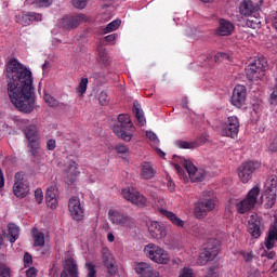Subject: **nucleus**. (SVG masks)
Wrapping results in <instances>:
<instances>
[{
    "label": "nucleus",
    "instance_id": "obj_13",
    "mask_svg": "<svg viewBox=\"0 0 277 277\" xmlns=\"http://www.w3.org/2000/svg\"><path fill=\"white\" fill-rule=\"evenodd\" d=\"M68 211L76 222L83 220V207H81V199L79 197H71L69 199Z\"/></svg>",
    "mask_w": 277,
    "mask_h": 277
},
{
    "label": "nucleus",
    "instance_id": "obj_2",
    "mask_svg": "<svg viewBox=\"0 0 277 277\" xmlns=\"http://www.w3.org/2000/svg\"><path fill=\"white\" fill-rule=\"evenodd\" d=\"M245 64V72L249 81H259L265 77V71L268 68L266 58L252 56Z\"/></svg>",
    "mask_w": 277,
    "mask_h": 277
},
{
    "label": "nucleus",
    "instance_id": "obj_58",
    "mask_svg": "<svg viewBox=\"0 0 277 277\" xmlns=\"http://www.w3.org/2000/svg\"><path fill=\"white\" fill-rule=\"evenodd\" d=\"M35 3H39L40 8H49L51 0H35Z\"/></svg>",
    "mask_w": 277,
    "mask_h": 277
},
{
    "label": "nucleus",
    "instance_id": "obj_60",
    "mask_svg": "<svg viewBox=\"0 0 277 277\" xmlns=\"http://www.w3.org/2000/svg\"><path fill=\"white\" fill-rule=\"evenodd\" d=\"M206 277H219L217 272H215V267L211 266L208 269Z\"/></svg>",
    "mask_w": 277,
    "mask_h": 277
},
{
    "label": "nucleus",
    "instance_id": "obj_24",
    "mask_svg": "<svg viewBox=\"0 0 277 277\" xmlns=\"http://www.w3.org/2000/svg\"><path fill=\"white\" fill-rule=\"evenodd\" d=\"M24 133L28 144L40 143V134L38 133V127H36V124L27 126L24 130Z\"/></svg>",
    "mask_w": 277,
    "mask_h": 277
},
{
    "label": "nucleus",
    "instance_id": "obj_59",
    "mask_svg": "<svg viewBox=\"0 0 277 277\" xmlns=\"http://www.w3.org/2000/svg\"><path fill=\"white\" fill-rule=\"evenodd\" d=\"M272 104H277V82L276 87L273 89V93L271 94Z\"/></svg>",
    "mask_w": 277,
    "mask_h": 277
},
{
    "label": "nucleus",
    "instance_id": "obj_32",
    "mask_svg": "<svg viewBox=\"0 0 277 277\" xmlns=\"http://www.w3.org/2000/svg\"><path fill=\"white\" fill-rule=\"evenodd\" d=\"M9 228V241L10 243H15L16 239H18L19 235H21V228L14 224V223H10L8 225Z\"/></svg>",
    "mask_w": 277,
    "mask_h": 277
},
{
    "label": "nucleus",
    "instance_id": "obj_34",
    "mask_svg": "<svg viewBox=\"0 0 277 277\" xmlns=\"http://www.w3.org/2000/svg\"><path fill=\"white\" fill-rule=\"evenodd\" d=\"M28 148H30L31 156L34 159H37V161L40 160V157H42V150L40 149V143H32L28 144Z\"/></svg>",
    "mask_w": 277,
    "mask_h": 277
},
{
    "label": "nucleus",
    "instance_id": "obj_23",
    "mask_svg": "<svg viewBox=\"0 0 277 277\" xmlns=\"http://www.w3.org/2000/svg\"><path fill=\"white\" fill-rule=\"evenodd\" d=\"M230 103L234 105V107H237L238 109H241L243 107V85L238 84L234 88Z\"/></svg>",
    "mask_w": 277,
    "mask_h": 277
},
{
    "label": "nucleus",
    "instance_id": "obj_55",
    "mask_svg": "<svg viewBox=\"0 0 277 277\" xmlns=\"http://www.w3.org/2000/svg\"><path fill=\"white\" fill-rule=\"evenodd\" d=\"M57 143L55 141V138H50L47 141V150H53L54 148H56Z\"/></svg>",
    "mask_w": 277,
    "mask_h": 277
},
{
    "label": "nucleus",
    "instance_id": "obj_17",
    "mask_svg": "<svg viewBox=\"0 0 277 277\" xmlns=\"http://www.w3.org/2000/svg\"><path fill=\"white\" fill-rule=\"evenodd\" d=\"M261 226L262 223L260 217L258 214L252 213L248 220V232L250 233L251 237L254 239H259V237H261Z\"/></svg>",
    "mask_w": 277,
    "mask_h": 277
},
{
    "label": "nucleus",
    "instance_id": "obj_5",
    "mask_svg": "<svg viewBox=\"0 0 277 277\" xmlns=\"http://www.w3.org/2000/svg\"><path fill=\"white\" fill-rule=\"evenodd\" d=\"M217 207V200L213 197H203L195 202L194 215L197 220H205L211 211Z\"/></svg>",
    "mask_w": 277,
    "mask_h": 277
},
{
    "label": "nucleus",
    "instance_id": "obj_8",
    "mask_svg": "<svg viewBox=\"0 0 277 277\" xmlns=\"http://www.w3.org/2000/svg\"><path fill=\"white\" fill-rule=\"evenodd\" d=\"M220 254V245L213 239L209 240L208 246L199 254L197 263L199 265H207L209 261H213Z\"/></svg>",
    "mask_w": 277,
    "mask_h": 277
},
{
    "label": "nucleus",
    "instance_id": "obj_11",
    "mask_svg": "<svg viewBox=\"0 0 277 277\" xmlns=\"http://www.w3.org/2000/svg\"><path fill=\"white\" fill-rule=\"evenodd\" d=\"M13 193L16 198H25L29 194V182L23 179V173L15 174Z\"/></svg>",
    "mask_w": 277,
    "mask_h": 277
},
{
    "label": "nucleus",
    "instance_id": "obj_62",
    "mask_svg": "<svg viewBox=\"0 0 277 277\" xmlns=\"http://www.w3.org/2000/svg\"><path fill=\"white\" fill-rule=\"evenodd\" d=\"M268 149L272 153H276L277 151V138H274L273 143H271V145L268 146Z\"/></svg>",
    "mask_w": 277,
    "mask_h": 277
},
{
    "label": "nucleus",
    "instance_id": "obj_18",
    "mask_svg": "<svg viewBox=\"0 0 277 277\" xmlns=\"http://www.w3.org/2000/svg\"><path fill=\"white\" fill-rule=\"evenodd\" d=\"M260 194V187L254 186L243 199V210H252L258 201V196Z\"/></svg>",
    "mask_w": 277,
    "mask_h": 277
},
{
    "label": "nucleus",
    "instance_id": "obj_46",
    "mask_svg": "<svg viewBox=\"0 0 277 277\" xmlns=\"http://www.w3.org/2000/svg\"><path fill=\"white\" fill-rule=\"evenodd\" d=\"M35 198L38 205H42V200H44V194L41 188H37L35 190Z\"/></svg>",
    "mask_w": 277,
    "mask_h": 277
},
{
    "label": "nucleus",
    "instance_id": "obj_14",
    "mask_svg": "<svg viewBox=\"0 0 277 277\" xmlns=\"http://www.w3.org/2000/svg\"><path fill=\"white\" fill-rule=\"evenodd\" d=\"M85 21H87L85 14L79 13V14H75V15L65 16L62 19L61 25H62L63 29H76V27L80 23H85Z\"/></svg>",
    "mask_w": 277,
    "mask_h": 277
},
{
    "label": "nucleus",
    "instance_id": "obj_63",
    "mask_svg": "<svg viewBox=\"0 0 277 277\" xmlns=\"http://www.w3.org/2000/svg\"><path fill=\"white\" fill-rule=\"evenodd\" d=\"M167 179H168V184H167L168 189H170V192H174L176 185L173 183V181L170 177H167Z\"/></svg>",
    "mask_w": 277,
    "mask_h": 277
},
{
    "label": "nucleus",
    "instance_id": "obj_25",
    "mask_svg": "<svg viewBox=\"0 0 277 277\" xmlns=\"http://www.w3.org/2000/svg\"><path fill=\"white\" fill-rule=\"evenodd\" d=\"M275 242H277V220L269 227L268 235L265 239V247L269 251L274 248Z\"/></svg>",
    "mask_w": 277,
    "mask_h": 277
},
{
    "label": "nucleus",
    "instance_id": "obj_42",
    "mask_svg": "<svg viewBox=\"0 0 277 277\" xmlns=\"http://www.w3.org/2000/svg\"><path fill=\"white\" fill-rule=\"evenodd\" d=\"M85 268L88 271L87 277H96V266L94 264L87 262Z\"/></svg>",
    "mask_w": 277,
    "mask_h": 277
},
{
    "label": "nucleus",
    "instance_id": "obj_33",
    "mask_svg": "<svg viewBox=\"0 0 277 277\" xmlns=\"http://www.w3.org/2000/svg\"><path fill=\"white\" fill-rule=\"evenodd\" d=\"M247 19H246V26L252 29L259 28L261 25V21H260V14L258 13V15L252 14V15H247Z\"/></svg>",
    "mask_w": 277,
    "mask_h": 277
},
{
    "label": "nucleus",
    "instance_id": "obj_51",
    "mask_svg": "<svg viewBox=\"0 0 277 277\" xmlns=\"http://www.w3.org/2000/svg\"><path fill=\"white\" fill-rule=\"evenodd\" d=\"M247 277H261V274L256 267H251L247 271Z\"/></svg>",
    "mask_w": 277,
    "mask_h": 277
},
{
    "label": "nucleus",
    "instance_id": "obj_4",
    "mask_svg": "<svg viewBox=\"0 0 277 277\" xmlns=\"http://www.w3.org/2000/svg\"><path fill=\"white\" fill-rule=\"evenodd\" d=\"M144 253L147 259H150L154 263H158V265H168V263H170V254H168V251L155 243L145 246Z\"/></svg>",
    "mask_w": 277,
    "mask_h": 277
},
{
    "label": "nucleus",
    "instance_id": "obj_37",
    "mask_svg": "<svg viewBox=\"0 0 277 277\" xmlns=\"http://www.w3.org/2000/svg\"><path fill=\"white\" fill-rule=\"evenodd\" d=\"M87 91H88V78H81L76 89V92L80 96H83V94H85Z\"/></svg>",
    "mask_w": 277,
    "mask_h": 277
},
{
    "label": "nucleus",
    "instance_id": "obj_12",
    "mask_svg": "<svg viewBox=\"0 0 277 277\" xmlns=\"http://www.w3.org/2000/svg\"><path fill=\"white\" fill-rule=\"evenodd\" d=\"M183 168H185L186 172L188 173L189 177L194 182H200L207 176V171L205 169H198L190 160H184L182 163Z\"/></svg>",
    "mask_w": 277,
    "mask_h": 277
},
{
    "label": "nucleus",
    "instance_id": "obj_47",
    "mask_svg": "<svg viewBox=\"0 0 277 277\" xmlns=\"http://www.w3.org/2000/svg\"><path fill=\"white\" fill-rule=\"evenodd\" d=\"M229 203L235 205L238 213L243 215V200H240L239 202H236L234 199H230Z\"/></svg>",
    "mask_w": 277,
    "mask_h": 277
},
{
    "label": "nucleus",
    "instance_id": "obj_26",
    "mask_svg": "<svg viewBox=\"0 0 277 277\" xmlns=\"http://www.w3.org/2000/svg\"><path fill=\"white\" fill-rule=\"evenodd\" d=\"M235 29V26L229 21L224 18L219 21V28L216 29L217 36H230Z\"/></svg>",
    "mask_w": 277,
    "mask_h": 277
},
{
    "label": "nucleus",
    "instance_id": "obj_36",
    "mask_svg": "<svg viewBox=\"0 0 277 277\" xmlns=\"http://www.w3.org/2000/svg\"><path fill=\"white\" fill-rule=\"evenodd\" d=\"M176 146L177 148L194 150V148H198L199 144L198 142L177 141Z\"/></svg>",
    "mask_w": 277,
    "mask_h": 277
},
{
    "label": "nucleus",
    "instance_id": "obj_39",
    "mask_svg": "<svg viewBox=\"0 0 277 277\" xmlns=\"http://www.w3.org/2000/svg\"><path fill=\"white\" fill-rule=\"evenodd\" d=\"M43 98L49 107H60V102L55 100V97H53L51 94L45 93Z\"/></svg>",
    "mask_w": 277,
    "mask_h": 277
},
{
    "label": "nucleus",
    "instance_id": "obj_53",
    "mask_svg": "<svg viewBox=\"0 0 277 277\" xmlns=\"http://www.w3.org/2000/svg\"><path fill=\"white\" fill-rule=\"evenodd\" d=\"M267 187L273 190L274 188L277 187V177L276 176H271L268 180H267Z\"/></svg>",
    "mask_w": 277,
    "mask_h": 277
},
{
    "label": "nucleus",
    "instance_id": "obj_54",
    "mask_svg": "<svg viewBox=\"0 0 277 277\" xmlns=\"http://www.w3.org/2000/svg\"><path fill=\"white\" fill-rule=\"evenodd\" d=\"M275 202H276V197H275V196H268V197L266 198L265 208H266V209L273 208V206L275 205Z\"/></svg>",
    "mask_w": 277,
    "mask_h": 277
},
{
    "label": "nucleus",
    "instance_id": "obj_31",
    "mask_svg": "<svg viewBox=\"0 0 277 277\" xmlns=\"http://www.w3.org/2000/svg\"><path fill=\"white\" fill-rule=\"evenodd\" d=\"M31 235L34 239V246L36 248L44 247V233L38 230V228H34Z\"/></svg>",
    "mask_w": 277,
    "mask_h": 277
},
{
    "label": "nucleus",
    "instance_id": "obj_6",
    "mask_svg": "<svg viewBox=\"0 0 277 277\" xmlns=\"http://www.w3.org/2000/svg\"><path fill=\"white\" fill-rule=\"evenodd\" d=\"M102 262L107 269V277H120L118 273V266H116V258L108 248H102Z\"/></svg>",
    "mask_w": 277,
    "mask_h": 277
},
{
    "label": "nucleus",
    "instance_id": "obj_10",
    "mask_svg": "<svg viewBox=\"0 0 277 277\" xmlns=\"http://www.w3.org/2000/svg\"><path fill=\"white\" fill-rule=\"evenodd\" d=\"M121 194L123 198L132 202V205H136V207H146V197L140 194L135 188H123Z\"/></svg>",
    "mask_w": 277,
    "mask_h": 277
},
{
    "label": "nucleus",
    "instance_id": "obj_22",
    "mask_svg": "<svg viewBox=\"0 0 277 277\" xmlns=\"http://www.w3.org/2000/svg\"><path fill=\"white\" fill-rule=\"evenodd\" d=\"M66 174H67L68 185H72V183H75V181H77V176H79V174H81V172H79V164H77V162H75V160H69L67 162Z\"/></svg>",
    "mask_w": 277,
    "mask_h": 277
},
{
    "label": "nucleus",
    "instance_id": "obj_1",
    "mask_svg": "<svg viewBox=\"0 0 277 277\" xmlns=\"http://www.w3.org/2000/svg\"><path fill=\"white\" fill-rule=\"evenodd\" d=\"M5 68L6 90L12 105L23 114H31L36 107V92L31 70L16 58H10Z\"/></svg>",
    "mask_w": 277,
    "mask_h": 277
},
{
    "label": "nucleus",
    "instance_id": "obj_3",
    "mask_svg": "<svg viewBox=\"0 0 277 277\" xmlns=\"http://www.w3.org/2000/svg\"><path fill=\"white\" fill-rule=\"evenodd\" d=\"M113 131L123 142H131L133 138V134L131 133L133 131V122H131L129 115H119L117 122L113 127Z\"/></svg>",
    "mask_w": 277,
    "mask_h": 277
},
{
    "label": "nucleus",
    "instance_id": "obj_9",
    "mask_svg": "<svg viewBox=\"0 0 277 277\" xmlns=\"http://www.w3.org/2000/svg\"><path fill=\"white\" fill-rule=\"evenodd\" d=\"M239 133V119L237 117H228L221 128V135L223 137H237Z\"/></svg>",
    "mask_w": 277,
    "mask_h": 277
},
{
    "label": "nucleus",
    "instance_id": "obj_30",
    "mask_svg": "<svg viewBox=\"0 0 277 277\" xmlns=\"http://www.w3.org/2000/svg\"><path fill=\"white\" fill-rule=\"evenodd\" d=\"M260 8L250 0L243 1V15H259Z\"/></svg>",
    "mask_w": 277,
    "mask_h": 277
},
{
    "label": "nucleus",
    "instance_id": "obj_50",
    "mask_svg": "<svg viewBox=\"0 0 277 277\" xmlns=\"http://www.w3.org/2000/svg\"><path fill=\"white\" fill-rule=\"evenodd\" d=\"M194 276V271L192 268L184 267L182 271H180L179 277H192Z\"/></svg>",
    "mask_w": 277,
    "mask_h": 277
},
{
    "label": "nucleus",
    "instance_id": "obj_45",
    "mask_svg": "<svg viewBox=\"0 0 277 277\" xmlns=\"http://www.w3.org/2000/svg\"><path fill=\"white\" fill-rule=\"evenodd\" d=\"M115 150L118 155H127V153H129V147L124 144H117Z\"/></svg>",
    "mask_w": 277,
    "mask_h": 277
},
{
    "label": "nucleus",
    "instance_id": "obj_35",
    "mask_svg": "<svg viewBox=\"0 0 277 277\" xmlns=\"http://www.w3.org/2000/svg\"><path fill=\"white\" fill-rule=\"evenodd\" d=\"M67 272L70 277H79V268L77 266V262L75 260L67 261Z\"/></svg>",
    "mask_w": 277,
    "mask_h": 277
},
{
    "label": "nucleus",
    "instance_id": "obj_38",
    "mask_svg": "<svg viewBox=\"0 0 277 277\" xmlns=\"http://www.w3.org/2000/svg\"><path fill=\"white\" fill-rule=\"evenodd\" d=\"M122 22L120 19H115L113 22H110L106 28L104 29L105 34H111V31H116V29H118V27H120V24Z\"/></svg>",
    "mask_w": 277,
    "mask_h": 277
},
{
    "label": "nucleus",
    "instance_id": "obj_56",
    "mask_svg": "<svg viewBox=\"0 0 277 277\" xmlns=\"http://www.w3.org/2000/svg\"><path fill=\"white\" fill-rule=\"evenodd\" d=\"M220 60H228V54L224 52H219L214 56V62H220Z\"/></svg>",
    "mask_w": 277,
    "mask_h": 277
},
{
    "label": "nucleus",
    "instance_id": "obj_19",
    "mask_svg": "<svg viewBox=\"0 0 277 277\" xmlns=\"http://www.w3.org/2000/svg\"><path fill=\"white\" fill-rule=\"evenodd\" d=\"M158 212L160 215H163V217H167L173 226H176L177 228H183L185 226V221H183L179 215H176L172 211H168L167 209L163 208H158Z\"/></svg>",
    "mask_w": 277,
    "mask_h": 277
},
{
    "label": "nucleus",
    "instance_id": "obj_48",
    "mask_svg": "<svg viewBox=\"0 0 277 277\" xmlns=\"http://www.w3.org/2000/svg\"><path fill=\"white\" fill-rule=\"evenodd\" d=\"M197 34H198V30L192 26H188L185 29V36H187L188 38H196Z\"/></svg>",
    "mask_w": 277,
    "mask_h": 277
},
{
    "label": "nucleus",
    "instance_id": "obj_41",
    "mask_svg": "<svg viewBox=\"0 0 277 277\" xmlns=\"http://www.w3.org/2000/svg\"><path fill=\"white\" fill-rule=\"evenodd\" d=\"M109 60V56L107 55V50L101 48L98 50V62H101L102 64H107Z\"/></svg>",
    "mask_w": 277,
    "mask_h": 277
},
{
    "label": "nucleus",
    "instance_id": "obj_7",
    "mask_svg": "<svg viewBox=\"0 0 277 277\" xmlns=\"http://www.w3.org/2000/svg\"><path fill=\"white\" fill-rule=\"evenodd\" d=\"M108 217L109 221L116 226H123V228H133V226H135V221L133 217L118 210H109Z\"/></svg>",
    "mask_w": 277,
    "mask_h": 277
},
{
    "label": "nucleus",
    "instance_id": "obj_64",
    "mask_svg": "<svg viewBox=\"0 0 277 277\" xmlns=\"http://www.w3.org/2000/svg\"><path fill=\"white\" fill-rule=\"evenodd\" d=\"M253 259H254V255H253L252 252H249V253L245 254V261H246L247 263L252 262Z\"/></svg>",
    "mask_w": 277,
    "mask_h": 277
},
{
    "label": "nucleus",
    "instance_id": "obj_57",
    "mask_svg": "<svg viewBox=\"0 0 277 277\" xmlns=\"http://www.w3.org/2000/svg\"><path fill=\"white\" fill-rule=\"evenodd\" d=\"M38 276V269L36 267H30L26 271V277H36Z\"/></svg>",
    "mask_w": 277,
    "mask_h": 277
},
{
    "label": "nucleus",
    "instance_id": "obj_49",
    "mask_svg": "<svg viewBox=\"0 0 277 277\" xmlns=\"http://www.w3.org/2000/svg\"><path fill=\"white\" fill-rule=\"evenodd\" d=\"M24 266L25 267H29V265H31V263H34V258L31 256V254H29V252H26L24 254Z\"/></svg>",
    "mask_w": 277,
    "mask_h": 277
},
{
    "label": "nucleus",
    "instance_id": "obj_29",
    "mask_svg": "<svg viewBox=\"0 0 277 277\" xmlns=\"http://www.w3.org/2000/svg\"><path fill=\"white\" fill-rule=\"evenodd\" d=\"M133 114L141 127H144V124H146V118L144 117V110H142L140 102L137 101H134L133 103Z\"/></svg>",
    "mask_w": 277,
    "mask_h": 277
},
{
    "label": "nucleus",
    "instance_id": "obj_27",
    "mask_svg": "<svg viewBox=\"0 0 277 277\" xmlns=\"http://www.w3.org/2000/svg\"><path fill=\"white\" fill-rule=\"evenodd\" d=\"M261 163L259 161H248L243 166L245 183L252 179V174L260 169Z\"/></svg>",
    "mask_w": 277,
    "mask_h": 277
},
{
    "label": "nucleus",
    "instance_id": "obj_40",
    "mask_svg": "<svg viewBox=\"0 0 277 277\" xmlns=\"http://www.w3.org/2000/svg\"><path fill=\"white\" fill-rule=\"evenodd\" d=\"M146 137L149 138V142H151V146H159V137H157V134L153 131L146 132Z\"/></svg>",
    "mask_w": 277,
    "mask_h": 277
},
{
    "label": "nucleus",
    "instance_id": "obj_28",
    "mask_svg": "<svg viewBox=\"0 0 277 277\" xmlns=\"http://www.w3.org/2000/svg\"><path fill=\"white\" fill-rule=\"evenodd\" d=\"M157 174V171H155V168H153L149 162H144L141 167V176L142 179H145L146 181L153 179Z\"/></svg>",
    "mask_w": 277,
    "mask_h": 277
},
{
    "label": "nucleus",
    "instance_id": "obj_43",
    "mask_svg": "<svg viewBox=\"0 0 277 277\" xmlns=\"http://www.w3.org/2000/svg\"><path fill=\"white\" fill-rule=\"evenodd\" d=\"M98 103L103 106L109 104V94H107V91H102L98 95Z\"/></svg>",
    "mask_w": 277,
    "mask_h": 277
},
{
    "label": "nucleus",
    "instance_id": "obj_52",
    "mask_svg": "<svg viewBox=\"0 0 277 277\" xmlns=\"http://www.w3.org/2000/svg\"><path fill=\"white\" fill-rule=\"evenodd\" d=\"M0 277H12L10 268L4 265H0Z\"/></svg>",
    "mask_w": 277,
    "mask_h": 277
},
{
    "label": "nucleus",
    "instance_id": "obj_20",
    "mask_svg": "<svg viewBox=\"0 0 277 277\" xmlns=\"http://www.w3.org/2000/svg\"><path fill=\"white\" fill-rule=\"evenodd\" d=\"M148 232L153 239H163L168 235L166 227L156 221L150 223L148 226Z\"/></svg>",
    "mask_w": 277,
    "mask_h": 277
},
{
    "label": "nucleus",
    "instance_id": "obj_15",
    "mask_svg": "<svg viewBox=\"0 0 277 277\" xmlns=\"http://www.w3.org/2000/svg\"><path fill=\"white\" fill-rule=\"evenodd\" d=\"M134 271L138 277H161L159 272L155 271L153 266L146 262L136 263Z\"/></svg>",
    "mask_w": 277,
    "mask_h": 277
},
{
    "label": "nucleus",
    "instance_id": "obj_21",
    "mask_svg": "<svg viewBox=\"0 0 277 277\" xmlns=\"http://www.w3.org/2000/svg\"><path fill=\"white\" fill-rule=\"evenodd\" d=\"M60 192L57 190L56 186H50L47 189L45 193V203L49 209H57L58 202H57V194Z\"/></svg>",
    "mask_w": 277,
    "mask_h": 277
},
{
    "label": "nucleus",
    "instance_id": "obj_61",
    "mask_svg": "<svg viewBox=\"0 0 277 277\" xmlns=\"http://www.w3.org/2000/svg\"><path fill=\"white\" fill-rule=\"evenodd\" d=\"M118 39V34H111L105 37L106 42H115Z\"/></svg>",
    "mask_w": 277,
    "mask_h": 277
},
{
    "label": "nucleus",
    "instance_id": "obj_16",
    "mask_svg": "<svg viewBox=\"0 0 277 277\" xmlns=\"http://www.w3.org/2000/svg\"><path fill=\"white\" fill-rule=\"evenodd\" d=\"M15 21L23 27H29L35 21H42V15L31 12H22L15 16Z\"/></svg>",
    "mask_w": 277,
    "mask_h": 277
},
{
    "label": "nucleus",
    "instance_id": "obj_44",
    "mask_svg": "<svg viewBox=\"0 0 277 277\" xmlns=\"http://www.w3.org/2000/svg\"><path fill=\"white\" fill-rule=\"evenodd\" d=\"M74 8L83 10L88 5V0H71Z\"/></svg>",
    "mask_w": 277,
    "mask_h": 277
}]
</instances>
